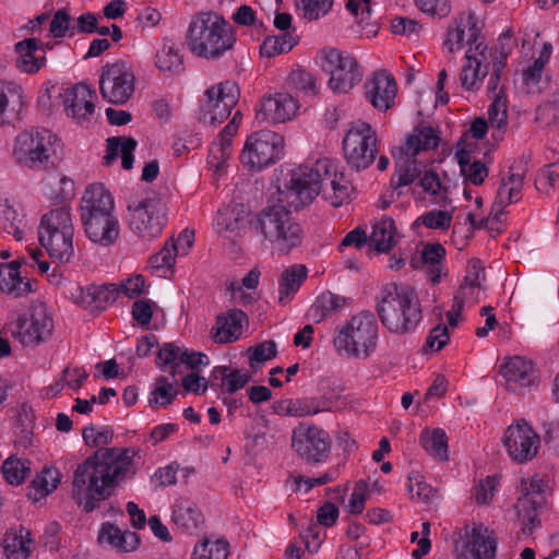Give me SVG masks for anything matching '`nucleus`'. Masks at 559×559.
I'll return each instance as SVG.
<instances>
[{
	"label": "nucleus",
	"mask_w": 559,
	"mask_h": 559,
	"mask_svg": "<svg viewBox=\"0 0 559 559\" xmlns=\"http://www.w3.org/2000/svg\"><path fill=\"white\" fill-rule=\"evenodd\" d=\"M73 235L74 226L69 205L53 209L41 217L38 239L53 262H70L74 255Z\"/></svg>",
	"instance_id": "7"
},
{
	"label": "nucleus",
	"mask_w": 559,
	"mask_h": 559,
	"mask_svg": "<svg viewBox=\"0 0 559 559\" xmlns=\"http://www.w3.org/2000/svg\"><path fill=\"white\" fill-rule=\"evenodd\" d=\"M347 305V299L343 296L324 292L320 294L308 311L309 318L319 323L326 318L336 314Z\"/></svg>",
	"instance_id": "36"
},
{
	"label": "nucleus",
	"mask_w": 559,
	"mask_h": 559,
	"mask_svg": "<svg viewBox=\"0 0 559 559\" xmlns=\"http://www.w3.org/2000/svg\"><path fill=\"white\" fill-rule=\"evenodd\" d=\"M557 180H559V163H551L542 169L535 180V186L537 190L549 193Z\"/></svg>",
	"instance_id": "55"
},
{
	"label": "nucleus",
	"mask_w": 559,
	"mask_h": 559,
	"mask_svg": "<svg viewBox=\"0 0 559 559\" xmlns=\"http://www.w3.org/2000/svg\"><path fill=\"white\" fill-rule=\"evenodd\" d=\"M445 257V249L441 243H427L421 250V263L432 283L441 278L442 261Z\"/></svg>",
	"instance_id": "40"
},
{
	"label": "nucleus",
	"mask_w": 559,
	"mask_h": 559,
	"mask_svg": "<svg viewBox=\"0 0 559 559\" xmlns=\"http://www.w3.org/2000/svg\"><path fill=\"white\" fill-rule=\"evenodd\" d=\"M290 83L306 94H316V80L310 72L305 70H295L289 75Z\"/></svg>",
	"instance_id": "63"
},
{
	"label": "nucleus",
	"mask_w": 559,
	"mask_h": 559,
	"mask_svg": "<svg viewBox=\"0 0 559 559\" xmlns=\"http://www.w3.org/2000/svg\"><path fill=\"white\" fill-rule=\"evenodd\" d=\"M178 390L166 377H158L155 382V389L151 392L148 403L151 406L166 408L177 396Z\"/></svg>",
	"instance_id": "48"
},
{
	"label": "nucleus",
	"mask_w": 559,
	"mask_h": 559,
	"mask_svg": "<svg viewBox=\"0 0 559 559\" xmlns=\"http://www.w3.org/2000/svg\"><path fill=\"white\" fill-rule=\"evenodd\" d=\"M481 278H485V272L484 267L481 266L480 260H471L466 269L464 284L461 285L460 289L457 290V294L454 296V301L457 304L460 309L463 308V299L466 295V289L479 287Z\"/></svg>",
	"instance_id": "46"
},
{
	"label": "nucleus",
	"mask_w": 559,
	"mask_h": 559,
	"mask_svg": "<svg viewBox=\"0 0 559 559\" xmlns=\"http://www.w3.org/2000/svg\"><path fill=\"white\" fill-rule=\"evenodd\" d=\"M62 103L64 110L76 123L81 126H88L92 121L96 98L95 91L91 90L88 85L80 83L73 87L64 90Z\"/></svg>",
	"instance_id": "22"
},
{
	"label": "nucleus",
	"mask_w": 559,
	"mask_h": 559,
	"mask_svg": "<svg viewBox=\"0 0 559 559\" xmlns=\"http://www.w3.org/2000/svg\"><path fill=\"white\" fill-rule=\"evenodd\" d=\"M25 215L19 213L8 200L0 203V227L16 240L24 238Z\"/></svg>",
	"instance_id": "41"
},
{
	"label": "nucleus",
	"mask_w": 559,
	"mask_h": 559,
	"mask_svg": "<svg viewBox=\"0 0 559 559\" xmlns=\"http://www.w3.org/2000/svg\"><path fill=\"white\" fill-rule=\"evenodd\" d=\"M399 234L393 218L382 217L372 226L370 245L379 253L389 252L397 242Z\"/></svg>",
	"instance_id": "34"
},
{
	"label": "nucleus",
	"mask_w": 559,
	"mask_h": 559,
	"mask_svg": "<svg viewBox=\"0 0 559 559\" xmlns=\"http://www.w3.org/2000/svg\"><path fill=\"white\" fill-rule=\"evenodd\" d=\"M346 8L354 15L357 24L360 26L361 35L370 37L377 34L378 25L372 20L370 0H348Z\"/></svg>",
	"instance_id": "42"
},
{
	"label": "nucleus",
	"mask_w": 559,
	"mask_h": 559,
	"mask_svg": "<svg viewBox=\"0 0 559 559\" xmlns=\"http://www.w3.org/2000/svg\"><path fill=\"white\" fill-rule=\"evenodd\" d=\"M155 64L159 71L168 75H179L185 71L182 58L173 46H164L157 51Z\"/></svg>",
	"instance_id": "45"
},
{
	"label": "nucleus",
	"mask_w": 559,
	"mask_h": 559,
	"mask_svg": "<svg viewBox=\"0 0 559 559\" xmlns=\"http://www.w3.org/2000/svg\"><path fill=\"white\" fill-rule=\"evenodd\" d=\"M23 105L22 86L14 82L0 81V126L15 121Z\"/></svg>",
	"instance_id": "30"
},
{
	"label": "nucleus",
	"mask_w": 559,
	"mask_h": 559,
	"mask_svg": "<svg viewBox=\"0 0 559 559\" xmlns=\"http://www.w3.org/2000/svg\"><path fill=\"white\" fill-rule=\"evenodd\" d=\"M82 437L86 445L97 450L78 465L73 473L72 498L86 513L115 495L121 483L135 475L133 459L139 450L107 448L114 439L110 427H84Z\"/></svg>",
	"instance_id": "1"
},
{
	"label": "nucleus",
	"mask_w": 559,
	"mask_h": 559,
	"mask_svg": "<svg viewBox=\"0 0 559 559\" xmlns=\"http://www.w3.org/2000/svg\"><path fill=\"white\" fill-rule=\"evenodd\" d=\"M292 448L300 460L318 465L328 461L332 439L328 431L316 425L300 424L293 430Z\"/></svg>",
	"instance_id": "15"
},
{
	"label": "nucleus",
	"mask_w": 559,
	"mask_h": 559,
	"mask_svg": "<svg viewBox=\"0 0 559 559\" xmlns=\"http://www.w3.org/2000/svg\"><path fill=\"white\" fill-rule=\"evenodd\" d=\"M515 46L516 39L514 38L511 29L503 32L498 39L497 46L495 49H492L495 52L493 61H501L503 64H506L508 56L511 53Z\"/></svg>",
	"instance_id": "61"
},
{
	"label": "nucleus",
	"mask_w": 559,
	"mask_h": 559,
	"mask_svg": "<svg viewBox=\"0 0 559 559\" xmlns=\"http://www.w3.org/2000/svg\"><path fill=\"white\" fill-rule=\"evenodd\" d=\"M205 98L201 106L200 120L215 126L229 117L239 99V88L235 82L225 81L206 90Z\"/></svg>",
	"instance_id": "19"
},
{
	"label": "nucleus",
	"mask_w": 559,
	"mask_h": 559,
	"mask_svg": "<svg viewBox=\"0 0 559 559\" xmlns=\"http://www.w3.org/2000/svg\"><path fill=\"white\" fill-rule=\"evenodd\" d=\"M236 40L234 26L223 15L213 11L195 14L187 33L190 51L209 61L224 57L234 48Z\"/></svg>",
	"instance_id": "3"
},
{
	"label": "nucleus",
	"mask_w": 559,
	"mask_h": 559,
	"mask_svg": "<svg viewBox=\"0 0 559 559\" xmlns=\"http://www.w3.org/2000/svg\"><path fill=\"white\" fill-rule=\"evenodd\" d=\"M174 524L185 533L193 534L203 524L204 518L197 504L188 498H179L173 510Z\"/></svg>",
	"instance_id": "31"
},
{
	"label": "nucleus",
	"mask_w": 559,
	"mask_h": 559,
	"mask_svg": "<svg viewBox=\"0 0 559 559\" xmlns=\"http://www.w3.org/2000/svg\"><path fill=\"white\" fill-rule=\"evenodd\" d=\"M257 227L280 253H288L302 241V229L292 216L290 211L274 204L264 207L257 217Z\"/></svg>",
	"instance_id": "10"
},
{
	"label": "nucleus",
	"mask_w": 559,
	"mask_h": 559,
	"mask_svg": "<svg viewBox=\"0 0 559 559\" xmlns=\"http://www.w3.org/2000/svg\"><path fill=\"white\" fill-rule=\"evenodd\" d=\"M307 277V269L304 265L295 264L281 274L278 288V302L286 305L292 296L298 292Z\"/></svg>",
	"instance_id": "38"
},
{
	"label": "nucleus",
	"mask_w": 559,
	"mask_h": 559,
	"mask_svg": "<svg viewBox=\"0 0 559 559\" xmlns=\"http://www.w3.org/2000/svg\"><path fill=\"white\" fill-rule=\"evenodd\" d=\"M15 67L24 73H37L46 62V51L36 38H26L15 44Z\"/></svg>",
	"instance_id": "28"
},
{
	"label": "nucleus",
	"mask_w": 559,
	"mask_h": 559,
	"mask_svg": "<svg viewBox=\"0 0 559 559\" xmlns=\"http://www.w3.org/2000/svg\"><path fill=\"white\" fill-rule=\"evenodd\" d=\"M377 313L391 333L405 335L417 330L423 321V309L416 292L408 286L386 284L377 298Z\"/></svg>",
	"instance_id": "5"
},
{
	"label": "nucleus",
	"mask_w": 559,
	"mask_h": 559,
	"mask_svg": "<svg viewBox=\"0 0 559 559\" xmlns=\"http://www.w3.org/2000/svg\"><path fill=\"white\" fill-rule=\"evenodd\" d=\"M245 324H248L247 314L240 309H230L217 316L213 338L219 344L233 343L241 336Z\"/></svg>",
	"instance_id": "27"
},
{
	"label": "nucleus",
	"mask_w": 559,
	"mask_h": 559,
	"mask_svg": "<svg viewBox=\"0 0 559 559\" xmlns=\"http://www.w3.org/2000/svg\"><path fill=\"white\" fill-rule=\"evenodd\" d=\"M130 229L144 240L162 234L167 222L166 201L160 193L148 192L143 199L128 205Z\"/></svg>",
	"instance_id": "13"
},
{
	"label": "nucleus",
	"mask_w": 559,
	"mask_h": 559,
	"mask_svg": "<svg viewBox=\"0 0 559 559\" xmlns=\"http://www.w3.org/2000/svg\"><path fill=\"white\" fill-rule=\"evenodd\" d=\"M440 138L437 131L429 126H417L406 135L405 141L395 148L392 154L395 162V170L391 177V186L394 189L411 186L423 174L421 163L417 156L423 152L435 150Z\"/></svg>",
	"instance_id": "6"
},
{
	"label": "nucleus",
	"mask_w": 559,
	"mask_h": 559,
	"mask_svg": "<svg viewBox=\"0 0 559 559\" xmlns=\"http://www.w3.org/2000/svg\"><path fill=\"white\" fill-rule=\"evenodd\" d=\"M418 185L426 193L433 197L448 192V188L442 185L438 174L433 170H424L418 179Z\"/></svg>",
	"instance_id": "57"
},
{
	"label": "nucleus",
	"mask_w": 559,
	"mask_h": 559,
	"mask_svg": "<svg viewBox=\"0 0 559 559\" xmlns=\"http://www.w3.org/2000/svg\"><path fill=\"white\" fill-rule=\"evenodd\" d=\"M135 87V75L124 61L107 63L102 68L99 92L104 100L114 105H124Z\"/></svg>",
	"instance_id": "16"
},
{
	"label": "nucleus",
	"mask_w": 559,
	"mask_h": 559,
	"mask_svg": "<svg viewBox=\"0 0 559 559\" xmlns=\"http://www.w3.org/2000/svg\"><path fill=\"white\" fill-rule=\"evenodd\" d=\"M182 352L183 350H181L180 347L177 346L175 343L164 344V346L157 353V359L160 361L158 364L159 367L164 369L165 366L170 365V374L175 377L177 372L176 368L178 366V364H176V360H179V356Z\"/></svg>",
	"instance_id": "59"
},
{
	"label": "nucleus",
	"mask_w": 559,
	"mask_h": 559,
	"mask_svg": "<svg viewBox=\"0 0 559 559\" xmlns=\"http://www.w3.org/2000/svg\"><path fill=\"white\" fill-rule=\"evenodd\" d=\"M228 556V544L218 539L211 542L204 538L197 544L192 552V559H226Z\"/></svg>",
	"instance_id": "49"
},
{
	"label": "nucleus",
	"mask_w": 559,
	"mask_h": 559,
	"mask_svg": "<svg viewBox=\"0 0 559 559\" xmlns=\"http://www.w3.org/2000/svg\"><path fill=\"white\" fill-rule=\"evenodd\" d=\"M294 32L295 29L282 35L267 36L260 47L261 56L273 58L289 52L298 44V36L294 35Z\"/></svg>",
	"instance_id": "43"
},
{
	"label": "nucleus",
	"mask_w": 559,
	"mask_h": 559,
	"mask_svg": "<svg viewBox=\"0 0 559 559\" xmlns=\"http://www.w3.org/2000/svg\"><path fill=\"white\" fill-rule=\"evenodd\" d=\"M98 539L99 542H106L112 547L124 552L135 550L140 543V538L136 533L130 531H121L119 527L111 523H104L102 525Z\"/></svg>",
	"instance_id": "35"
},
{
	"label": "nucleus",
	"mask_w": 559,
	"mask_h": 559,
	"mask_svg": "<svg viewBox=\"0 0 559 559\" xmlns=\"http://www.w3.org/2000/svg\"><path fill=\"white\" fill-rule=\"evenodd\" d=\"M179 249L173 238H170L156 254L150 258V266L152 269L171 267Z\"/></svg>",
	"instance_id": "53"
},
{
	"label": "nucleus",
	"mask_w": 559,
	"mask_h": 559,
	"mask_svg": "<svg viewBox=\"0 0 559 559\" xmlns=\"http://www.w3.org/2000/svg\"><path fill=\"white\" fill-rule=\"evenodd\" d=\"M546 488L547 484L538 476H534L530 483H521L522 495L518 498L514 508L521 522L522 533L526 536L532 535L539 524L537 510L546 502Z\"/></svg>",
	"instance_id": "20"
},
{
	"label": "nucleus",
	"mask_w": 559,
	"mask_h": 559,
	"mask_svg": "<svg viewBox=\"0 0 559 559\" xmlns=\"http://www.w3.org/2000/svg\"><path fill=\"white\" fill-rule=\"evenodd\" d=\"M479 39L480 27L475 15L472 12L463 13L449 26L443 47L449 53H454L462 50L466 43L469 48L465 53V59L478 68H487L488 73L489 67H492L495 60V52Z\"/></svg>",
	"instance_id": "9"
},
{
	"label": "nucleus",
	"mask_w": 559,
	"mask_h": 559,
	"mask_svg": "<svg viewBox=\"0 0 559 559\" xmlns=\"http://www.w3.org/2000/svg\"><path fill=\"white\" fill-rule=\"evenodd\" d=\"M539 441V436L523 419L509 426L503 437L509 455L519 463L532 460L537 454Z\"/></svg>",
	"instance_id": "21"
},
{
	"label": "nucleus",
	"mask_w": 559,
	"mask_h": 559,
	"mask_svg": "<svg viewBox=\"0 0 559 559\" xmlns=\"http://www.w3.org/2000/svg\"><path fill=\"white\" fill-rule=\"evenodd\" d=\"M465 542L459 559H495L497 540L493 532L481 523L465 526Z\"/></svg>",
	"instance_id": "23"
},
{
	"label": "nucleus",
	"mask_w": 559,
	"mask_h": 559,
	"mask_svg": "<svg viewBox=\"0 0 559 559\" xmlns=\"http://www.w3.org/2000/svg\"><path fill=\"white\" fill-rule=\"evenodd\" d=\"M59 140L51 131L31 130L20 133L14 143L13 156L16 162L32 169H46L53 166Z\"/></svg>",
	"instance_id": "11"
},
{
	"label": "nucleus",
	"mask_w": 559,
	"mask_h": 559,
	"mask_svg": "<svg viewBox=\"0 0 559 559\" xmlns=\"http://www.w3.org/2000/svg\"><path fill=\"white\" fill-rule=\"evenodd\" d=\"M421 223L431 229H447L451 225L452 214L448 211L432 210L419 217Z\"/></svg>",
	"instance_id": "58"
},
{
	"label": "nucleus",
	"mask_w": 559,
	"mask_h": 559,
	"mask_svg": "<svg viewBox=\"0 0 559 559\" xmlns=\"http://www.w3.org/2000/svg\"><path fill=\"white\" fill-rule=\"evenodd\" d=\"M365 91L371 105L378 110L385 111L393 105L397 88L391 74L379 71L365 83Z\"/></svg>",
	"instance_id": "26"
},
{
	"label": "nucleus",
	"mask_w": 559,
	"mask_h": 559,
	"mask_svg": "<svg viewBox=\"0 0 559 559\" xmlns=\"http://www.w3.org/2000/svg\"><path fill=\"white\" fill-rule=\"evenodd\" d=\"M342 148L346 163L352 169L361 171L369 168L379 153L376 130L362 120L350 122L344 135Z\"/></svg>",
	"instance_id": "12"
},
{
	"label": "nucleus",
	"mask_w": 559,
	"mask_h": 559,
	"mask_svg": "<svg viewBox=\"0 0 559 559\" xmlns=\"http://www.w3.org/2000/svg\"><path fill=\"white\" fill-rule=\"evenodd\" d=\"M81 222L87 238L103 247L111 246L119 237V221L110 192L102 183L90 185L80 203Z\"/></svg>",
	"instance_id": "4"
},
{
	"label": "nucleus",
	"mask_w": 559,
	"mask_h": 559,
	"mask_svg": "<svg viewBox=\"0 0 559 559\" xmlns=\"http://www.w3.org/2000/svg\"><path fill=\"white\" fill-rule=\"evenodd\" d=\"M498 485L499 478L496 475L488 476L486 479L480 480L475 488L476 501L481 504L489 503L495 496V491Z\"/></svg>",
	"instance_id": "62"
},
{
	"label": "nucleus",
	"mask_w": 559,
	"mask_h": 559,
	"mask_svg": "<svg viewBox=\"0 0 559 559\" xmlns=\"http://www.w3.org/2000/svg\"><path fill=\"white\" fill-rule=\"evenodd\" d=\"M323 69L330 73V88L338 94L349 92L362 78L356 59L349 53L334 48L324 52Z\"/></svg>",
	"instance_id": "17"
},
{
	"label": "nucleus",
	"mask_w": 559,
	"mask_h": 559,
	"mask_svg": "<svg viewBox=\"0 0 559 559\" xmlns=\"http://www.w3.org/2000/svg\"><path fill=\"white\" fill-rule=\"evenodd\" d=\"M298 110L297 100L288 93H276L264 97L257 118L272 123L290 120Z\"/></svg>",
	"instance_id": "25"
},
{
	"label": "nucleus",
	"mask_w": 559,
	"mask_h": 559,
	"mask_svg": "<svg viewBox=\"0 0 559 559\" xmlns=\"http://www.w3.org/2000/svg\"><path fill=\"white\" fill-rule=\"evenodd\" d=\"M1 472L8 484L20 485L31 473L29 463L12 455L3 462Z\"/></svg>",
	"instance_id": "47"
},
{
	"label": "nucleus",
	"mask_w": 559,
	"mask_h": 559,
	"mask_svg": "<svg viewBox=\"0 0 559 559\" xmlns=\"http://www.w3.org/2000/svg\"><path fill=\"white\" fill-rule=\"evenodd\" d=\"M334 473L325 472L319 477H304L301 475H290L287 481H292L294 490L299 491L301 486H305V490L309 491L316 486L329 484L334 480Z\"/></svg>",
	"instance_id": "54"
},
{
	"label": "nucleus",
	"mask_w": 559,
	"mask_h": 559,
	"mask_svg": "<svg viewBox=\"0 0 559 559\" xmlns=\"http://www.w3.org/2000/svg\"><path fill=\"white\" fill-rule=\"evenodd\" d=\"M19 260L0 264V290L13 298H21L32 293V284L27 277L21 276Z\"/></svg>",
	"instance_id": "29"
},
{
	"label": "nucleus",
	"mask_w": 559,
	"mask_h": 559,
	"mask_svg": "<svg viewBox=\"0 0 559 559\" xmlns=\"http://www.w3.org/2000/svg\"><path fill=\"white\" fill-rule=\"evenodd\" d=\"M420 443L435 459L439 461L448 460V438L442 429L424 430L420 435Z\"/></svg>",
	"instance_id": "44"
},
{
	"label": "nucleus",
	"mask_w": 559,
	"mask_h": 559,
	"mask_svg": "<svg viewBox=\"0 0 559 559\" xmlns=\"http://www.w3.org/2000/svg\"><path fill=\"white\" fill-rule=\"evenodd\" d=\"M31 532L21 527L19 532H8L3 538V552L7 559H27L32 551Z\"/></svg>",
	"instance_id": "37"
},
{
	"label": "nucleus",
	"mask_w": 559,
	"mask_h": 559,
	"mask_svg": "<svg viewBox=\"0 0 559 559\" xmlns=\"http://www.w3.org/2000/svg\"><path fill=\"white\" fill-rule=\"evenodd\" d=\"M461 174L463 177L475 186L484 182L488 176V168L485 163L478 158L471 159V150L460 148L455 153Z\"/></svg>",
	"instance_id": "39"
},
{
	"label": "nucleus",
	"mask_w": 559,
	"mask_h": 559,
	"mask_svg": "<svg viewBox=\"0 0 559 559\" xmlns=\"http://www.w3.org/2000/svg\"><path fill=\"white\" fill-rule=\"evenodd\" d=\"M284 139L271 130H260L248 136L241 152V163L250 170L276 163L283 155Z\"/></svg>",
	"instance_id": "14"
},
{
	"label": "nucleus",
	"mask_w": 559,
	"mask_h": 559,
	"mask_svg": "<svg viewBox=\"0 0 559 559\" xmlns=\"http://www.w3.org/2000/svg\"><path fill=\"white\" fill-rule=\"evenodd\" d=\"M426 14L445 17L451 12L450 0H414Z\"/></svg>",
	"instance_id": "60"
},
{
	"label": "nucleus",
	"mask_w": 559,
	"mask_h": 559,
	"mask_svg": "<svg viewBox=\"0 0 559 559\" xmlns=\"http://www.w3.org/2000/svg\"><path fill=\"white\" fill-rule=\"evenodd\" d=\"M507 96L503 86L493 95V100L488 108V120L490 127H507Z\"/></svg>",
	"instance_id": "50"
},
{
	"label": "nucleus",
	"mask_w": 559,
	"mask_h": 559,
	"mask_svg": "<svg viewBox=\"0 0 559 559\" xmlns=\"http://www.w3.org/2000/svg\"><path fill=\"white\" fill-rule=\"evenodd\" d=\"M281 192L295 210L310 204L323 192L333 206H341L349 198V187L343 173L329 158H320L312 166L292 169Z\"/></svg>",
	"instance_id": "2"
},
{
	"label": "nucleus",
	"mask_w": 559,
	"mask_h": 559,
	"mask_svg": "<svg viewBox=\"0 0 559 559\" xmlns=\"http://www.w3.org/2000/svg\"><path fill=\"white\" fill-rule=\"evenodd\" d=\"M154 305L150 299H139L133 302L132 317L141 326L150 324Z\"/></svg>",
	"instance_id": "64"
},
{
	"label": "nucleus",
	"mask_w": 559,
	"mask_h": 559,
	"mask_svg": "<svg viewBox=\"0 0 559 559\" xmlns=\"http://www.w3.org/2000/svg\"><path fill=\"white\" fill-rule=\"evenodd\" d=\"M500 373L506 380L507 390L518 394L524 393L536 380L533 364L519 356L511 357L503 362Z\"/></svg>",
	"instance_id": "24"
},
{
	"label": "nucleus",
	"mask_w": 559,
	"mask_h": 559,
	"mask_svg": "<svg viewBox=\"0 0 559 559\" xmlns=\"http://www.w3.org/2000/svg\"><path fill=\"white\" fill-rule=\"evenodd\" d=\"M72 26L70 14L64 9L58 10L50 22L49 34L55 38L64 37L67 33L71 36Z\"/></svg>",
	"instance_id": "56"
},
{
	"label": "nucleus",
	"mask_w": 559,
	"mask_h": 559,
	"mask_svg": "<svg viewBox=\"0 0 559 559\" xmlns=\"http://www.w3.org/2000/svg\"><path fill=\"white\" fill-rule=\"evenodd\" d=\"M524 168L522 165H512L509 169V176L502 179L498 189L496 205L504 206L507 204L515 203L521 199Z\"/></svg>",
	"instance_id": "32"
},
{
	"label": "nucleus",
	"mask_w": 559,
	"mask_h": 559,
	"mask_svg": "<svg viewBox=\"0 0 559 559\" xmlns=\"http://www.w3.org/2000/svg\"><path fill=\"white\" fill-rule=\"evenodd\" d=\"M53 321L44 302H33L16 322L14 336L25 346H36L50 338Z\"/></svg>",
	"instance_id": "18"
},
{
	"label": "nucleus",
	"mask_w": 559,
	"mask_h": 559,
	"mask_svg": "<svg viewBox=\"0 0 559 559\" xmlns=\"http://www.w3.org/2000/svg\"><path fill=\"white\" fill-rule=\"evenodd\" d=\"M487 74V68H478L466 60L460 74L461 85L467 91L477 90Z\"/></svg>",
	"instance_id": "52"
},
{
	"label": "nucleus",
	"mask_w": 559,
	"mask_h": 559,
	"mask_svg": "<svg viewBox=\"0 0 559 559\" xmlns=\"http://www.w3.org/2000/svg\"><path fill=\"white\" fill-rule=\"evenodd\" d=\"M295 3L302 11L305 19L316 21L329 13L333 0H295Z\"/></svg>",
	"instance_id": "51"
},
{
	"label": "nucleus",
	"mask_w": 559,
	"mask_h": 559,
	"mask_svg": "<svg viewBox=\"0 0 559 559\" xmlns=\"http://www.w3.org/2000/svg\"><path fill=\"white\" fill-rule=\"evenodd\" d=\"M138 142L133 138L127 136H111L107 139L106 155L104 156V164L110 165L116 158L121 156V165L123 169H131L133 167V152Z\"/></svg>",
	"instance_id": "33"
},
{
	"label": "nucleus",
	"mask_w": 559,
	"mask_h": 559,
	"mask_svg": "<svg viewBox=\"0 0 559 559\" xmlns=\"http://www.w3.org/2000/svg\"><path fill=\"white\" fill-rule=\"evenodd\" d=\"M378 324L370 311L353 316L337 332L333 340L335 349L349 358L366 359L376 349Z\"/></svg>",
	"instance_id": "8"
}]
</instances>
